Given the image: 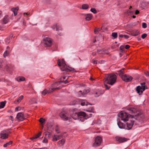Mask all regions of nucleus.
Segmentation results:
<instances>
[{"instance_id": "1", "label": "nucleus", "mask_w": 149, "mask_h": 149, "mask_svg": "<svg viewBox=\"0 0 149 149\" xmlns=\"http://www.w3.org/2000/svg\"><path fill=\"white\" fill-rule=\"evenodd\" d=\"M57 64L59 66H62L60 69L62 71H66L67 72L72 71L76 72L74 68L70 67L66 65L64 59H62L61 61L60 59H58L57 61Z\"/></svg>"}, {"instance_id": "2", "label": "nucleus", "mask_w": 149, "mask_h": 149, "mask_svg": "<svg viewBox=\"0 0 149 149\" xmlns=\"http://www.w3.org/2000/svg\"><path fill=\"white\" fill-rule=\"evenodd\" d=\"M117 77L115 74H108L104 79V82L106 84L113 85L116 82Z\"/></svg>"}, {"instance_id": "3", "label": "nucleus", "mask_w": 149, "mask_h": 149, "mask_svg": "<svg viewBox=\"0 0 149 149\" xmlns=\"http://www.w3.org/2000/svg\"><path fill=\"white\" fill-rule=\"evenodd\" d=\"M119 117L121 118L122 120L124 121H127L128 120L129 116L131 117L132 118H134V116L131 115L130 114H127L126 112H124L123 111H121L118 114Z\"/></svg>"}, {"instance_id": "4", "label": "nucleus", "mask_w": 149, "mask_h": 149, "mask_svg": "<svg viewBox=\"0 0 149 149\" xmlns=\"http://www.w3.org/2000/svg\"><path fill=\"white\" fill-rule=\"evenodd\" d=\"M102 141L101 137L99 136H97L95 139V142L93 144V146L96 147L99 146L101 144Z\"/></svg>"}, {"instance_id": "5", "label": "nucleus", "mask_w": 149, "mask_h": 149, "mask_svg": "<svg viewBox=\"0 0 149 149\" xmlns=\"http://www.w3.org/2000/svg\"><path fill=\"white\" fill-rule=\"evenodd\" d=\"M43 41L45 45H46L47 47H50L52 45V41L50 38L48 37L45 38L43 39Z\"/></svg>"}, {"instance_id": "6", "label": "nucleus", "mask_w": 149, "mask_h": 149, "mask_svg": "<svg viewBox=\"0 0 149 149\" xmlns=\"http://www.w3.org/2000/svg\"><path fill=\"white\" fill-rule=\"evenodd\" d=\"M60 116L62 119L64 120H67L69 119L68 116V114L65 111H62L59 114Z\"/></svg>"}, {"instance_id": "7", "label": "nucleus", "mask_w": 149, "mask_h": 149, "mask_svg": "<svg viewBox=\"0 0 149 149\" xmlns=\"http://www.w3.org/2000/svg\"><path fill=\"white\" fill-rule=\"evenodd\" d=\"M70 112L71 116L73 119L76 120L78 119V112H76L75 109L70 111Z\"/></svg>"}, {"instance_id": "8", "label": "nucleus", "mask_w": 149, "mask_h": 149, "mask_svg": "<svg viewBox=\"0 0 149 149\" xmlns=\"http://www.w3.org/2000/svg\"><path fill=\"white\" fill-rule=\"evenodd\" d=\"M122 79L126 82H128L131 81L132 80L133 78L129 75L125 74L122 77Z\"/></svg>"}, {"instance_id": "9", "label": "nucleus", "mask_w": 149, "mask_h": 149, "mask_svg": "<svg viewBox=\"0 0 149 149\" xmlns=\"http://www.w3.org/2000/svg\"><path fill=\"white\" fill-rule=\"evenodd\" d=\"M116 139L117 141H118L120 143H122L126 141L129 140V139L120 136H117L116 137Z\"/></svg>"}, {"instance_id": "10", "label": "nucleus", "mask_w": 149, "mask_h": 149, "mask_svg": "<svg viewBox=\"0 0 149 149\" xmlns=\"http://www.w3.org/2000/svg\"><path fill=\"white\" fill-rule=\"evenodd\" d=\"M6 130H4L1 132V138L3 139H6L8 138V134H6Z\"/></svg>"}, {"instance_id": "11", "label": "nucleus", "mask_w": 149, "mask_h": 149, "mask_svg": "<svg viewBox=\"0 0 149 149\" xmlns=\"http://www.w3.org/2000/svg\"><path fill=\"white\" fill-rule=\"evenodd\" d=\"M16 118L20 121H22L25 119L23 114L21 112L17 114Z\"/></svg>"}, {"instance_id": "12", "label": "nucleus", "mask_w": 149, "mask_h": 149, "mask_svg": "<svg viewBox=\"0 0 149 149\" xmlns=\"http://www.w3.org/2000/svg\"><path fill=\"white\" fill-rule=\"evenodd\" d=\"M134 121H131L130 122L127 123V129L129 130L131 129L134 124Z\"/></svg>"}, {"instance_id": "13", "label": "nucleus", "mask_w": 149, "mask_h": 149, "mask_svg": "<svg viewBox=\"0 0 149 149\" xmlns=\"http://www.w3.org/2000/svg\"><path fill=\"white\" fill-rule=\"evenodd\" d=\"M63 82L65 84H66L67 83H68V82L67 81V80H66L65 81H62L61 82H56L54 83L52 85L51 87H57V86H58L59 84H60V82ZM60 88V87H59Z\"/></svg>"}, {"instance_id": "14", "label": "nucleus", "mask_w": 149, "mask_h": 149, "mask_svg": "<svg viewBox=\"0 0 149 149\" xmlns=\"http://www.w3.org/2000/svg\"><path fill=\"white\" fill-rule=\"evenodd\" d=\"M135 116L136 117V119L141 120L142 119L144 118V117L143 114H141L138 113L137 115H135ZM136 119V118H135Z\"/></svg>"}, {"instance_id": "15", "label": "nucleus", "mask_w": 149, "mask_h": 149, "mask_svg": "<svg viewBox=\"0 0 149 149\" xmlns=\"http://www.w3.org/2000/svg\"><path fill=\"white\" fill-rule=\"evenodd\" d=\"M140 34L139 31L138 30H133L131 33V35L133 36H136Z\"/></svg>"}, {"instance_id": "16", "label": "nucleus", "mask_w": 149, "mask_h": 149, "mask_svg": "<svg viewBox=\"0 0 149 149\" xmlns=\"http://www.w3.org/2000/svg\"><path fill=\"white\" fill-rule=\"evenodd\" d=\"M19 10V8L18 7H16L15 8H12L11 10L13 12L14 15L16 16L17 13V12Z\"/></svg>"}, {"instance_id": "17", "label": "nucleus", "mask_w": 149, "mask_h": 149, "mask_svg": "<svg viewBox=\"0 0 149 149\" xmlns=\"http://www.w3.org/2000/svg\"><path fill=\"white\" fill-rule=\"evenodd\" d=\"M118 125L119 128L120 129H124L125 128V125L123 123L119 121L118 123Z\"/></svg>"}, {"instance_id": "18", "label": "nucleus", "mask_w": 149, "mask_h": 149, "mask_svg": "<svg viewBox=\"0 0 149 149\" xmlns=\"http://www.w3.org/2000/svg\"><path fill=\"white\" fill-rule=\"evenodd\" d=\"M107 50L103 49H98L97 52L98 54H107Z\"/></svg>"}, {"instance_id": "19", "label": "nucleus", "mask_w": 149, "mask_h": 149, "mask_svg": "<svg viewBox=\"0 0 149 149\" xmlns=\"http://www.w3.org/2000/svg\"><path fill=\"white\" fill-rule=\"evenodd\" d=\"M93 18V15L92 14H86L85 19L86 20L89 21L91 19Z\"/></svg>"}, {"instance_id": "20", "label": "nucleus", "mask_w": 149, "mask_h": 149, "mask_svg": "<svg viewBox=\"0 0 149 149\" xmlns=\"http://www.w3.org/2000/svg\"><path fill=\"white\" fill-rule=\"evenodd\" d=\"M13 36V34H10V36L5 39L6 42L8 44L10 43V40L12 39Z\"/></svg>"}, {"instance_id": "21", "label": "nucleus", "mask_w": 149, "mask_h": 149, "mask_svg": "<svg viewBox=\"0 0 149 149\" xmlns=\"http://www.w3.org/2000/svg\"><path fill=\"white\" fill-rule=\"evenodd\" d=\"M60 88L59 87H52V88H50L48 91V93H49L53 92L54 91L56 90H58L60 89Z\"/></svg>"}, {"instance_id": "22", "label": "nucleus", "mask_w": 149, "mask_h": 149, "mask_svg": "<svg viewBox=\"0 0 149 149\" xmlns=\"http://www.w3.org/2000/svg\"><path fill=\"white\" fill-rule=\"evenodd\" d=\"M125 69L124 68H123L118 71L119 72L118 74L120 77L122 79V77L124 76L123 72Z\"/></svg>"}, {"instance_id": "23", "label": "nucleus", "mask_w": 149, "mask_h": 149, "mask_svg": "<svg viewBox=\"0 0 149 149\" xmlns=\"http://www.w3.org/2000/svg\"><path fill=\"white\" fill-rule=\"evenodd\" d=\"M7 50H6L4 53L3 56L4 57L8 56L10 54V51L8 49H9V47L8 46L7 47Z\"/></svg>"}, {"instance_id": "24", "label": "nucleus", "mask_w": 149, "mask_h": 149, "mask_svg": "<svg viewBox=\"0 0 149 149\" xmlns=\"http://www.w3.org/2000/svg\"><path fill=\"white\" fill-rule=\"evenodd\" d=\"M5 68L7 71H11L12 70V67L10 64H7L5 67Z\"/></svg>"}, {"instance_id": "25", "label": "nucleus", "mask_w": 149, "mask_h": 149, "mask_svg": "<svg viewBox=\"0 0 149 149\" xmlns=\"http://www.w3.org/2000/svg\"><path fill=\"white\" fill-rule=\"evenodd\" d=\"M86 113L84 112L80 111L78 112V119L79 117H86Z\"/></svg>"}, {"instance_id": "26", "label": "nucleus", "mask_w": 149, "mask_h": 149, "mask_svg": "<svg viewBox=\"0 0 149 149\" xmlns=\"http://www.w3.org/2000/svg\"><path fill=\"white\" fill-rule=\"evenodd\" d=\"M8 16H6L3 19V24H6L8 22Z\"/></svg>"}, {"instance_id": "27", "label": "nucleus", "mask_w": 149, "mask_h": 149, "mask_svg": "<svg viewBox=\"0 0 149 149\" xmlns=\"http://www.w3.org/2000/svg\"><path fill=\"white\" fill-rule=\"evenodd\" d=\"M143 90L142 88L140 86H138L136 87V91L137 92V93H139V94H140V93H141V91H142V90Z\"/></svg>"}, {"instance_id": "28", "label": "nucleus", "mask_w": 149, "mask_h": 149, "mask_svg": "<svg viewBox=\"0 0 149 149\" xmlns=\"http://www.w3.org/2000/svg\"><path fill=\"white\" fill-rule=\"evenodd\" d=\"M29 103L30 104H32L33 103H37V100L35 98H32L29 101Z\"/></svg>"}, {"instance_id": "29", "label": "nucleus", "mask_w": 149, "mask_h": 149, "mask_svg": "<svg viewBox=\"0 0 149 149\" xmlns=\"http://www.w3.org/2000/svg\"><path fill=\"white\" fill-rule=\"evenodd\" d=\"M17 80L19 82L23 81L25 80V78L23 77H19L17 78Z\"/></svg>"}, {"instance_id": "30", "label": "nucleus", "mask_w": 149, "mask_h": 149, "mask_svg": "<svg viewBox=\"0 0 149 149\" xmlns=\"http://www.w3.org/2000/svg\"><path fill=\"white\" fill-rule=\"evenodd\" d=\"M145 84V82H143L141 83V87L143 88V91H141V94L143 93V91H144L146 89V86L144 85Z\"/></svg>"}, {"instance_id": "31", "label": "nucleus", "mask_w": 149, "mask_h": 149, "mask_svg": "<svg viewBox=\"0 0 149 149\" xmlns=\"http://www.w3.org/2000/svg\"><path fill=\"white\" fill-rule=\"evenodd\" d=\"M65 142V140L64 139H62L58 142V143L60 146H63Z\"/></svg>"}, {"instance_id": "32", "label": "nucleus", "mask_w": 149, "mask_h": 149, "mask_svg": "<svg viewBox=\"0 0 149 149\" xmlns=\"http://www.w3.org/2000/svg\"><path fill=\"white\" fill-rule=\"evenodd\" d=\"M6 103V101L3 102H1L0 103V109L3 108H4L5 105Z\"/></svg>"}, {"instance_id": "33", "label": "nucleus", "mask_w": 149, "mask_h": 149, "mask_svg": "<svg viewBox=\"0 0 149 149\" xmlns=\"http://www.w3.org/2000/svg\"><path fill=\"white\" fill-rule=\"evenodd\" d=\"M94 109L93 107H91L88 109H86V111L94 113Z\"/></svg>"}, {"instance_id": "34", "label": "nucleus", "mask_w": 149, "mask_h": 149, "mask_svg": "<svg viewBox=\"0 0 149 149\" xmlns=\"http://www.w3.org/2000/svg\"><path fill=\"white\" fill-rule=\"evenodd\" d=\"M88 104H90L91 105H92V104L87 102H82L81 103V106H84V105H87Z\"/></svg>"}, {"instance_id": "35", "label": "nucleus", "mask_w": 149, "mask_h": 149, "mask_svg": "<svg viewBox=\"0 0 149 149\" xmlns=\"http://www.w3.org/2000/svg\"><path fill=\"white\" fill-rule=\"evenodd\" d=\"M89 6L87 4H84L82 5V8L83 9L86 10L88 8Z\"/></svg>"}, {"instance_id": "36", "label": "nucleus", "mask_w": 149, "mask_h": 149, "mask_svg": "<svg viewBox=\"0 0 149 149\" xmlns=\"http://www.w3.org/2000/svg\"><path fill=\"white\" fill-rule=\"evenodd\" d=\"M102 94L100 93V92L98 91L95 93H94V95L95 97H98L99 95H101Z\"/></svg>"}, {"instance_id": "37", "label": "nucleus", "mask_w": 149, "mask_h": 149, "mask_svg": "<svg viewBox=\"0 0 149 149\" xmlns=\"http://www.w3.org/2000/svg\"><path fill=\"white\" fill-rule=\"evenodd\" d=\"M129 110L130 111L131 113H135L136 112V109L135 108H130L129 109Z\"/></svg>"}, {"instance_id": "38", "label": "nucleus", "mask_w": 149, "mask_h": 149, "mask_svg": "<svg viewBox=\"0 0 149 149\" xmlns=\"http://www.w3.org/2000/svg\"><path fill=\"white\" fill-rule=\"evenodd\" d=\"M13 143V141H10L9 142L6 143V144H4L3 145V147H6L8 146L11 144Z\"/></svg>"}, {"instance_id": "39", "label": "nucleus", "mask_w": 149, "mask_h": 149, "mask_svg": "<svg viewBox=\"0 0 149 149\" xmlns=\"http://www.w3.org/2000/svg\"><path fill=\"white\" fill-rule=\"evenodd\" d=\"M90 92L89 89H85L83 91V95L86 94Z\"/></svg>"}, {"instance_id": "40", "label": "nucleus", "mask_w": 149, "mask_h": 149, "mask_svg": "<svg viewBox=\"0 0 149 149\" xmlns=\"http://www.w3.org/2000/svg\"><path fill=\"white\" fill-rule=\"evenodd\" d=\"M125 46L124 45L121 46L120 47V49L121 50V52L123 53Z\"/></svg>"}, {"instance_id": "41", "label": "nucleus", "mask_w": 149, "mask_h": 149, "mask_svg": "<svg viewBox=\"0 0 149 149\" xmlns=\"http://www.w3.org/2000/svg\"><path fill=\"white\" fill-rule=\"evenodd\" d=\"M112 36L114 37V38H116L117 37V33H112Z\"/></svg>"}, {"instance_id": "42", "label": "nucleus", "mask_w": 149, "mask_h": 149, "mask_svg": "<svg viewBox=\"0 0 149 149\" xmlns=\"http://www.w3.org/2000/svg\"><path fill=\"white\" fill-rule=\"evenodd\" d=\"M23 98V95H21L20 97H19L18 99L17 100V102H19L21 101L22 100Z\"/></svg>"}, {"instance_id": "43", "label": "nucleus", "mask_w": 149, "mask_h": 149, "mask_svg": "<svg viewBox=\"0 0 149 149\" xmlns=\"http://www.w3.org/2000/svg\"><path fill=\"white\" fill-rule=\"evenodd\" d=\"M91 11L94 14H96L97 13V10L95 8H91Z\"/></svg>"}, {"instance_id": "44", "label": "nucleus", "mask_w": 149, "mask_h": 149, "mask_svg": "<svg viewBox=\"0 0 149 149\" xmlns=\"http://www.w3.org/2000/svg\"><path fill=\"white\" fill-rule=\"evenodd\" d=\"M45 120L42 118H40L39 120V121L42 124L43 123L45 122Z\"/></svg>"}, {"instance_id": "45", "label": "nucleus", "mask_w": 149, "mask_h": 149, "mask_svg": "<svg viewBox=\"0 0 149 149\" xmlns=\"http://www.w3.org/2000/svg\"><path fill=\"white\" fill-rule=\"evenodd\" d=\"M136 26L135 25H134L132 24H128L127 25V27H129V28H132L134 26Z\"/></svg>"}, {"instance_id": "46", "label": "nucleus", "mask_w": 149, "mask_h": 149, "mask_svg": "<svg viewBox=\"0 0 149 149\" xmlns=\"http://www.w3.org/2000/svg\"><path fill=\"white\" fill-rule=\"evenodd\" d=\"M41 132H40L38 133L37 135H36L35 138H37L40 137L41 135Z\"/></svg>"}, {"instance_id": "47", "label": "nucleus", "mask_w": 149, "mask_h": 149, "mask_svg": "<svg viewBox=\"0 0 149 149\" xmlns=\"http://www.w3.org/2000/svg\"><path fill=\"white\" fill-rule=\"evenodd\" d=\"M47 93H48V91L46 89L43 90L42 92V94L44 95H45Z\"/></svg>"}, {"instance_id": "48", "label": "nucleus", "mask_w": 149, "mask_h": 149, "mask_svg": "<svg viewBox=\"0 0 149 149\" xmlns=\"http://www.w3.org/2000/svg\"><path fill=\"white\" fill-rule=\"evenodd\" d=\"M85 117H79V120L80 121H81L82 122L84 121V119H85Z\"/></svg>"}, {"instance_id": "49", "label": "nucleus", "mask_w": 149, "mask_h": 149, "mask_svg": "<svg viewBox=\"0 0 149 149\" xmlns=\"http://www.w3.org/2000/svg\"><path fill=\"white\" fill-rule=\"evenodd\" d=\"M47 134H46L45 135H47V137L49 138H50L51 136V133L49 132H47Z\"/></svg>"}, {"instance_id": "50", "label": "nucleus", "mask_w": 149, "mask_h": 149, "mask_svg": "<svg viewBox=\"0 0 149 149\" xmlns=\"http://www.w3.org/2000/svg\"><path fill=\"white\" fill-rule=\"evenodd\" d=\"M58 137V136L54 135V137L53 138V141H56L58 140L57 138Z\"/></svg>"}, {"instance_id": "51", "label": "nucleus", "mask_w": 149, "mask_h": 149, "mask_svg": "<svg viewBox=\"0 0 149 149\" xmlns=\"http://www.w3.org/2000/svg\"><path fill=\"white\" fill-rule=\"evenodd\" d=\"M142 26L143 28H145L147 27V24L146 23L143 22L142 23Z\"/></svg>"}, {"instance_id": "52", "label": "nucleus", "mask_w": 149, "mask_h": 149, "mask_svg": "<svg viewBox=\"0 0 149 149\" xmlns=\"http://www.w3.org/2000/svg\"><path fill=\"white\" fill-rule=\"evenodd\" d=\"M147 36V34L146 33H144L141 35V37L143 39H144Z\"/></svg>"}, {"instance_id": "53", "label": "nucleus", "mask_w": 149, "mask_h": 149, "mask_svg": "<svg viewBox=\"0 0 149 149\" xmlns=\"http://www.w3.org/2000/svg\"><path fill=\"white\" fill-rule=\"evenodd\" d=\"M55 131L56 132H57V133H59V130L58 127V126L57 125L56 126Z\"/></svg>"}, {"instance_id": "54", "label": "nucleus", "mask_w": 149, "mask_h": 149, "mask_svg": "<svg viewBox=\"0 0 149 149\" xmlns=\"http://www.w3.org/2000/svg\"><path fill=\"white\" fill-rule=\"evenodd\" d=\"M56 31H58L59 30H61V28L59 26H57V25H56Z\"/></svg>"}, {"instance_id": "55", "label": "nucleus", "mask_w": 149, "mask_h": 149, "mask_svg": "<svg viewBox=\"0 0 149 149\" xmlns=\"http://www.w3.org/2000/svg\"><path fill=\"white\" fill-rule=\"evenodd\" d=\"M104 83L106 89L107 90L109 89L110 87L109 86H108L107 84H106V83Z\"/></svg>"}, {"instance_id": "56", "label": "nucleus", "mask_w": 149, "mask_h": 149, "mask_svg": "<svg viewBox=\"0 0 149 149\" xmlns=\"http://www.w3.org/2000/svg\"><path fill=\"white\" fill-rule=\"evenodd\" d=\"M48 142V140L47 139L45 138H44V139L43 141V143H47Z\"/></svg>"}, {"instance_id": "57", "label": "nucleus", "mask_w": 149, "mask_h": 149, "mask_svg": "<svg viewBox=\"0 0 149 149\" xmlns=\"http://www.w3.org/2000/svg\"><path fill=\"white\" fill-rule=\"evenodd\" d=\"M130 46L129 45H126L125 46V48L126 49H128L130 48Z\"/></svg>"}, {"instance_id": "58", "label": "nucleus", "mask_w": 149, "mask_h": 149, "mask_svg": "<svg viewBox=\"0 0 149 149\" xmlns=\"http://www.w3.org/2000/svg\"><path fill=\"white\" fill-rule=\"evenodd\" d=\"M123 37H124L125 38L127 39L129 38V36L126 35H123Z\"/></svg>"}, {"instance_id": "59", "label": "nucleus", "mask_w": 149, "mask_h": 149, "mask_svg": "<svg viewBox=\"0 0 149 149\" xmlns=\"http://www.w3.org/2000/svg\"><path fill=\"white\" fill-rule=\"evenodd\" d=\"M79 93H80L81 94L79 95V96H81L82 95H83V92H82L81 91H79Z\"/></svg>"}, {"instance_id": "60", "label": "nucleus", "mask_w": 149, "mask_h": 149, "mask_svg": "<svg viewBox=\"0 0 149 149\" xmlns=\"http://www.w3.org/2000/svg\"><path fill=\"white\" fill-rule=\"evenodd\" d=\"M145 75L148 76H149V72H147L145 73Z\"/></svg>"}, {"instance_id": "61", "label": "nucleus", "mask_w": 149, "mask_h": 149, "mask_svg": "<svg viewBox=\"0 0 149 149\" xmlns=\"http://www.w3.org/2000/svg\"><path fill=\"white\" fill-rule=\"evenodd\" d=\"M96 53L95 52H92V54L93 56H95L96 55Z\"/></svg>"}, {"instance_id": "62", "label": "nucleus", "mask_w": 149, "mask_h": 149, "mask_svg": "<svg viewBox=\"0 0 149 149\" xmlns=\"http://www.w3.org/2000/svg\"><path fill=\"white\" fill-rule=\"evenodd\" d=\"M139 11L138 10H136L135 12V14L136 15H137L138 14H139Z\"/></svg>"}, {"instance_id": "63", "label": "nucleus", "mask_w": 149, "mask_h": 149, "mask_svg": "<svg viewBox=\"0 0 149 149\" xmlns=\"http://www.w3.org/2000/svg\"><path fill=\"white\" fill-rule=\"evenodd\" d=\"M127 12L128 14H129V15L130 14H131L133 13V12L132 11H129V10H128Z\"/></svg>"}, {"instance_id": "64", "label": "nucleus", "mask_w": 149, "mask_h": 149, "mask_svg": "<svg viewBox=\"0 0 149 149\" xmlns=\"http://www.w3.org/2000/svg\"><path fill=\"white\" fill-rule=\"evenodd\" d=\"M20 107H16L15 109V111H17L19 110Z\"/></svg>"}]
</instances>
